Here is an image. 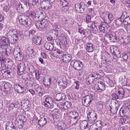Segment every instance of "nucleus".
<instances>
[{
	"label": "nucleus",
	"instance_id": "f3484780",
	"mask_svg": "<svg viewBox=\"0 0 130 130\" xmlns=\"http://www.w3.org/2000/svg\"><path fill=\"white\" fill-rule=\"evenodd\" d=\"M42 40V38L41 37L36 36L34 37L33 41L34 43L36 45H40L41 44V42Z\"/></svg>",
	"mask_w": 130,
	"mask_h": 130
},
{
	"label": "nucleus",
	"instance_id": "412c9836",
	"mask_svg": "<svg viewBox=\"0 0 130 130\" xmlns=\"http://www.w3.org/2000/svg\"><path fill=\"white\" fill-rule=\"evenodd\" d=\"M44 46L47 50L53 52L54 45L52 43L46 42L44 44Z\"/></svg>",
	"mask_w": 130,
	"mask_h": 130
},
{
	"label": "nucleus",
	"instance_id": "37998d69",
	"mask_svg": "<svg viewBox=\"0 0 130 130\" xmlns=\"http://www.w3.org/2000/svg\"><path fill=\"white\" fill-rule=\"evenodd\" d=\"M58 39L62 42L67 40V37L64 34H61L60 36H59Z\"/></svg>",
	"mask_w": 130,
	"mask_h": 130
},
{
	"label": "nucleus",
	"instance_id": "0eeeda50",
	"mask_svg": "<svg viewBox=\"0 0 130 130\" xmlns=\"http://www.w3.org/2000/svg\"><path fill=\"white\" fill-rule=\"evenodd\" d=\"M100 30L104 33L108 34L110 32L109 26L104 22L102 23L98 27Z\"/></svg>",
	"mask_w": 130,
	"mask_h": 130
},
{
	"label": "nucleus",
	"instance_id": "7ed1b4c3",
	"mask_svg": "<svg viewBox=\"0 0 130 130\" xmlns=\"http://www.w3.org/2000/svg\"><path fill=\"white\" fill-rule=\"evenodd\" d=\"M27 3L26 2H22L17 5L16 7L18 12H27L28 11V7L27 6Z\"/></svg>",
	"mask_w": 130,
	"mask_h": 130
},
{
	"label": "nucleus",
	"instance_id": "7c9ffc66",
	"mask_svg": "<svg viewBox=\"0 0 130 130\" xmlns=\"http://www.w3.org/2000/svg\"><path fill=\"white\" fill-rule=\"evenodd\" d=\"M33 50L31 47H28L26 50V53L28 56H30L33 53Z\"/></svg>",
	"mask_w": 130,
	"mask_h": 130
},
{
	"label": "nucleus",
	"instance_id": "13d9d810",
	"mask_svg": "<svg viewBox=\"0 0 130 130\" xmlns=\"http://www.w3.org/2000/svg\"><path fill=\"white\" fill-rule=\"evenodd\" d=\"M101 123L102 122L100 120H99L97 121L94 124L96 125L98 127H99L101 128L102 126Z\"/></svg>",
	"mask_w": 130,
	"mask_h": 130
},
{
	"label": "nucleus",
	"instance_id": "ea45409f",
	"mask_svg": "<svg viewBox=\"0 0 130 130\" xmlns=\"http://www.w3.org/2000/svg\"><path fill=\"white\" fill-rule=\"evenodd\" d=\"M69 0H61V2L62 6H69Z\"/></svg>",
	"mask_w": 130,
	"mask_h": 130
},
{
	"label": "nucleus",
	"instance_id": "6ab92c4d",
	"mask_svg": "<svg viewBox=\"0 0 130 130\" xmlns=\"http://www.w3.org/2000/svg\"><path fill=\"white\" fill-rule=\"evenodd\" d=\"M50 34L53 37L54 39L56 40L58 35V32L57 30L52 29L50 31Z\"/></svg>",
	"mask_w": 130,
	"mask_h": 130
},
{
	"label": "nucleus",
	"instance_id": "052dcab7",
	"mask_svg": "<svg viewBox=\"0 0 130 130\" xmlns=\"http://www.w3.org/2000/svg\"><path fill=\"white\" fill-rule=\"evenodd\" d=\"M19 125H18V127L19 128H23V126L24 124V123L23 122H22L21 121H19L18 122Z\"/></svg>",
	"mask_w": 130,
	"mask_h": 130
},
{
	"label": "nucleus",
	"instance_id": "c03bdc74",
	"mask_svg": "<svg viewBox=\"0 0 130 130\" xmlns=\"http://www.w3.org/2000/svg\"><path fill=\"white\" fill-rule=\"evenodd\" d=\"M9 32L11 34V37L13 36L16 38H17V31L15 29L11 30Z\"/></svg>",
	"mask_w": 130,
	"mask_h": 130
},
{
	"label": "nucleus",
	"instance_id": "e433bc0d",
	"mask_svg": "<svg viewBox=\"0 0 130 130\" xmlns=\"http://www.w3.org/2000/svg\"><path fill=\"white\" fill-rule=\"evenodd\" d=\"M92 100V98H86L84 100V103L85 105L86 104L87 106H89Z\"/></svg>",
	"mask_w": 130,
	"mask_h": 130
},
{
	"label": "nucleus",
	"instance_id": "6e6552de",
	"mask_svg": "<svg viewBox=\"0 0 130 130\" xmlns=\"http://www.w3.org/2000/svg\"><path fill=\"white\" fill-rule=\"evenodd\" d=\"M21 50L19 48H15L14 50L13 55L16 60L18 61H21L23 58V56L21 53Z\"/></svg>",
	"mask_w": 130,
	"mask_h": 130
},
{
	"label": "nucleus",
	"instance_id": "a878e982",
	"mask_svg": "<svg viewBox=\"0 0 130 130\" xmlns=\"http://www.w3.org/2000/svg\"><path fill=\"white\" fill-rule=\"evenodd\" d=\"M4 87L6 91H7L9 93H10V90H11L12 88V85L10 83H6L4 85Z\"/></svg>",
	"mask_w": 130,
	"mask_h": 130
},
{
	"label": "nucleus",
	"instance_id": "a19ab883",
	"mask_svg": "<svg viewBox=\"0 0 130 130\" xmlns=\"http://www.w3.org/2000/svg\"><path fill=\"white\" fill-rule=\"evenodd\" d=\"M116 99H108L107 101H108V102H109L110 104H112V103H113V104L115 103L116 104H118V102L117 101V100H118L119 98H114Z\"/></svg>",
	"mask_w": 130,
	"mask_h": 130
},
{
	"label": "nucleus",
	"instance_id": "393cba45",
	"mask_svg": "<svg viewBox=\"0 0 130 130\" xmlns=\"http://www.w3.org/2000/svg\"><path fill=\"white\" fill-rule=\"evenodd\" d=\"M70 116L71 117L80 119L78 113L75 111H73L69 112Z\"/></svg>",
	"mask_w": 130,
	"mask_h": 130
},
{
	"label": "nucleus",
	"instance_id": "bb28decb",
	"mask_svg": "<svg viewBox=\"0 0 130 130\" xmlns=\"http://www.w3.org/2000/svg\"><path fill=\"white\" fill-rule=\"evenodd\" d=\"M98 24L97 23L94 22H93L91 25V30L93 31L94 33H96L97 32V31L98 30V28L97 27Z\"/></svg>",
	"mask_w": 130,
	"mask_h": 130
},
{
	"label": "nucleus",
	"instance_id": "bf43d9fd",
	"mask_svg": "<svg viewBox=\"0 0 130 130\" xmlns=\"http://www.w3.org/2000/svg\"><path fill=\"white\" fill-rule=\"evenodd\" d=\"M60 50L58 49V48H56L55 49H54V50H53V54H55V55L58 54L59 53H60Z\"/></svg>",
	"mask_w": 130,
	"mask_h": 130
},
{
	"label": "nucleus",
	"instance_id": "f257e3e1",
	"mask_svg": "<svg viewBox=\"0 0 130 130\" xmlns=\"http://www.w3.org/2000/svg\"><path fill=\"white\" fill-rule=\"evenodd\" d=\"M1 47L4 48V52L5 53V55L8 56L10 55L13 52V50L12 48L10 47V42L9 39L6 37H2L0 40Z\"/></svg>",
	"mask_w": 130,
	"mask_h": 130
},
{
	"label": "nucleus",
	"instance_id": "2f4dec72",
	"mask_svg": "<svg viewBox=\"0 0 130 130\" xmlns=\"http://www.w3.org/2000/svg\"><path fill=\"white\" fill-rule=\"evenodd\" d=\"M20 79H23L25 80L26 79H29L28 78L29 76L27 73H23V74H22L21 75H18Z\"/></svg>",
	"mask_w": 130,
	"mask_h": 130
},
{
	"label": "nucleus",
	"instance_id": "2eb2a0df",
	"mask_svg": "<svg viewBox=\"0 0 130 130\" xmlns=\"http://www.w3.org/2000/svg\"><path fill=\"white\" fill-rule=\"evenodd\" d=\"M118 92L119 94L118 96L117 94H116L115 93H114L112 94V98H118V97L119 96L122 98L124 97V92L123 89L122 88H119Z\"/></svg>",
	"mask_w": 130,
	"mask_h": 130
},
{
	"label": "nucleus",
	"instance_id": "f704fd0d",
	"mask_svg": "<svg viewBox=\"0 0 130 130\" xmlns=\"http://www.w3.org/2000/svg\"><path fill=\"white\" fill-rule=\"evenodd\" d=\"M71 117V118H70V123L72 125L75 124L79 119L77 118Z\"/></svg>",
	"mask_w": 130,
	"mask_h": 130
},
{
	"label": "nucleus",
	"instance_id": "49530a36",
	"mask_svg": "<svg viewBox=\"0 0 130 130\" xmlns=\"http://www.w3.org/2000/svg\"><path fill=\"white\" fill-rule=\"evenodd\" d=\"M86 22L87 23H88L91 22V17L90 15L87 14L86 17Z\"/></svg>",
	"mask_w": 130,
	"mask_h": 130
},
{
	"label": "nucleus",
	"instance_id": "5fc2aeb1",
	"mask_svg": "<svg viewBox=\"0 0 130 130\" xmlns=\"http://www.w3.org/2000/svg\"><path fill=\"white\" fill-rule=\"evenodd\" d=\"M127 13L126 12H123L121 17H120V18L122 19H124H124H126V18L127 17Z\"/></svg>",
	"mask_w": 130,
	"mask_h": 130
},
{
	"label": "nucleus",
	"instance_id": "4468645a",
	"mask_svg": "<svg viewBox=\"0 0 130 130\" xmlns=\"http://www.w3.org/2000/svg\"><path fill=\"white\" fill-rule=\"evenodd\" d=\"M95 85V87H96L97 90L99 91V92H101L105 89V88L104 86L103 82L101 81L98 82Z\"/></svg>",
	"mask_w": 130,
	"mask_h": 130
},
{
	"label": "nucleus",
	"instance_id": "a18cd8bd",
	"mask_svg": "<svg viewBox=\"0 0 130 130\" xmlns=\"http://www.w3.org/2000/svg\"><path fill=\"white\" fill-rule=\"evenodd\" d=\"M40 12H37L35 13V17L34 19V20L36 21L38 20L39 18H40Z\"/></svg>",
	"mask_w": 130,
	"mask_h": 130
},
{
	"label": "nucleus",
	"instance_id": "423d86ee",
	"mask_svg": "<svg viewBox=\"0 0 130 130\" xmlns=\"http://www.w3.org/2000/svg\"><path fill=\"white\" fill-rule=\"evenodd\" d=\"M97 116L95 112L93 111H90L87 114V117L89 122L90 124L94 123L97 119Z\"/></svg>",
	"mask_w": 130,
	"mask_h": 130
},
{
	"label": "nucleus",
	"instance_id": "09e8293b",
	"mask_svg": "<svg viewBox=\"0 0 130 130\" xmlns=\"http://www.w3.org/2000/svg\"><path fill=\"white\" fill-rule=\"evenodd\" d=\"M129 55L128 52H126L124 53L122 56L123 59L126 60L128 59Z\"/></svg>",
	"mask_w": 130,
	"mask_h": 130
},
{
	"label": "nucleus",
	"instance_id": "79ce46f5",
	"mask_svg": "<svg viewBox=\"0 0 130 130\" xmlns=\"http://www.w3.org/2000/svg\"><path fill=\"white\" fill-rule=\"evenodd\" d=\"M95 78H93V77L92 76L89 75L87 79H86V81L89 84L92 83Z\"/></svg>",
	"mask_w": 130,
	"mask_h": 130
},
{
	"label": "nucleus",
	"instance_id": "8fccbe9b",
	"mask_svg": "<svg viewBox=\"0 0 130 130\" xmlns=\"http://www.w3.org/2000/svg\"><path fill=\"white\" fill-rule=\"evenodd\" d=\"M21 117H20V118L19 119V121H21L24 123L26 121V118L24 115L21 116Z\"/></svg>",
	"mask_w": 130,
	"mask_h": 130
},
{
	"label": "nucleus",
	"instance_id": "20e7f679",
	"mask_svg": "<svg viewBox=\"0 0 130 130\" xmlns=\"http://www.w3.org/2000/svg\"><path fill=\"white\" fill-rule=\"evenodd\" d=\"M71 64L73 65L72 67L75 69L80 71L82 69V62L80 60L77 59L72 60L71 62Z\"/></svg>",
	"mask_w": 130,
	"mask_h": 130
},
{
	"label": "nucleus",
	"instance_id": "39448f33",
	"mask_svg": "<svg viewBox=\"0 0 130 130\" xmlns=\"http://www.w3.org/2000/svg\"><path fill=\"white\" fill-rule=\"evenodd\" d=\"M78 3H76L75 5V8L77 12L80 13H85L87 12L86 8L87 6V5L85 4H81Z\"/></svg>",
	"mask_w": 130,
	"mask_h": 130
},
{
	"label": "nucleus",
	"instance_id": "dca6fc26",
	"mask_svg": "<svg viewBox=\"0 0 130 130\" xmlns=\"http://www.w3.org/2000/svg\"><path fill=\"white\" fill-rule=\"evenodd\" d=\"M123 107H122L120 109L119 113L121 117H126L127 119H128L129 117L126 115V113L127 109H126V107H124V108H123Z\"/></svg>",
	"mask_w": 130,
	"mask_h": 130
},
{
	"label": "nucleus",
	"instance_id": "5701e85b",
	"mask_svg": "<svg viewBox=\"0 0 130 130\" xmlns=\"http://www.w3.org/2000/svg\"><path fill=\"white\" fill-rule=\"evenodd\" d=\"M39 125L41 126H42L43 127L47 123L46 118L42 117L40 118L38 121Z\"/></svg>",
	"mask_w": 130,
	"mask_h": 130
},
{
	"label": "nucleus",
	"instance_id": "58836bf2",
	"mask_svg": "<svg viewBox=\"0 0 130 130\" xmlns=\"http://www.w3.org/2000/svg\"><path fill=\"white\" fill-rule=\"evenodd\" d=\"M108 14L107 15L108 20L109 22L111 23L114 19V17L111 13H109L108 12Z\"/></svg>",
	"mask_w": 130,
	"mask_h": 130
},
{
	"label": "nucleus",
	"instance_id": "864d4df0",
	"mask_svg": "<svg viewBox=\"0 0 130 130\" xmlns=\"http://www.w3.org/2000/svg\"><path fill=\"white\" fill-rule=\"evenodd\" d=\"M92 76H93V78L95 77V79L96 78H100L101 77V76L98 73L96 72L93 73Z\"/></svg>",
	"mask_w": 130,
	"mask_h": 130
},
{
	"label": "nucleus",
	"instance_id": "f03ea898",
	"mask_svg": "<svg viewBox=\"0 0 130 130\" xmlns=\"http://www.w3.org/2000/svg\"><path fill=\"white\" fill-rule=\"evenodd\" d=\"M19 22L22 25L26 26H30L32 23V20L25 13H22L18 17Z\"/></svg>",
	"mask_w": 130,
	"mask_h": 130
},
{
	"label": "nucleus",
	"instance_id": "ddd939ff",
	"mask_svg": "<svg viewBox=\"0 0 130 130\" xmlns=\"http://www.w3.org/2000/svg\"><path fill=\"white\" fill-rule=\"evenodd\" d=\"M44 102L45 107L48 108H52L54 107L53 101L51 98H46Z\"/></svg>",
	"mask_w": 130,
	"mask_h": 130
},
{
	"label": "nucleus",
	"instance_id": "69168bd1",
	"mask_svg": "<svg viewBox=\"0 0 130 130\" xmlns=\"http://www.w3.org/2000/svg\"><path fill=\"white\" fill-rule=\"evenodd\" d=\"M64 55L63 54V52H62L61 51L60 53H59L57 55V56L60 59H61L62 57L63 58V56Z\"/></svg>",
	"mask_w": 130,
	"mask_h": 130
},
{
	"label": "nucleus",
	"instance_id": "6e6d98bb",
	"mask_svg": "<svg viewBox=\"0 0 130 130\" xmlns=\"http://www.w3.org/2000/svg\"><path fill=\"white\" fill-rule=\"evenodd\" d=\"M109 103L108 101H107L106 102V107L107 110L108 111H111V110L112 109V108H111L110 105L108 104V103Z\"/></svg>",
	"mask_w": 130,
	"mask_h": 130
},
{
	"label": "nucleus",
	"instance_id": "4c0bfd02",
	"mask_svg": "<svg viewBox=\"0 0 130 130\" xmlns=\"http://www.w3.org/2000/svg\"><path fill=\"white\" fill-rule=\"evenodd\" d=\"M113 54L115 56H116L118 58L121 57L119 49H118L116 50H114L113 51Z\"/></svg>",
	"mask_w": 130,
	"mask_h": 130
},
{
	"label": "nucleus",
	"instance_id": "a211bd4d",
	"mask_svg": "<svg viewBox=\"0 0 130 130\" xmlns=\"http://www.w3.org/2000/svg\"><path fill=\"white\" fill-rule=\"evenodd\" d=\"M11 71V69L5 71L2 73L3 76L6 78H10L13 74V73Z\"/></svg>",
	"mask_w": 130,
	"mask_h": 130
},
{
	"label": "nucleus",
	"instance_id": "c9c22d12",
	"mask_svg": "<svg viewBox=\"0 0 130 130\" xmlns=\"http://www.w3.org/2000/svg\"><path fill=\"white\" fill-rule=\"evenodd\" d=\"M96 107L100 111H102V109L103 108V106L101 102L99 101L96 103Z\"/></svg>",
	"mask_w": 130,
	"mask_h": 130
},
{
	"label": "nucleus",
	"instance_id": "473e14b6",
	"mask_svg": "<svg viewBox=\"0 0 130 130\" xmlns=\"http://www.w3.org/2000/svg\"><path fill=\"white\" fill-rule=\"evenodd\" d=\"M66 80V78H63L61 81L58 82V84L60 86L66 87L67 86V83Z\"/></svg>",
	"mask_w": 130,
	"mask_h": 130
},
{
	"label": "nucleus",
	"instance_id": "9d476101",
	"mask_svg": "<svg viewBox=\"0 0 130 130\" xmlns=\"http://www.w3.org/2000/svg\"><path fill=\"white\" fill-rule=\"evenodd\" d=\"M14 89L15 91L18 93H24L26 90V87H22L18 84H15Z\"/></svg>",
	"mask_w": 130,
	"mask_h": 130
},
{
	"label": "nucleus",
	"instance_id": "4be33fe9",
	"mask_svg": "<svg viewBox=\"0 0 130 130\" xmlns=\"http://www.w3.org/2000/svg\"><path fill=\"white\" fill-rule=\"evenodd\" d=\"M80 126L82 129H85V130H88L89 129V127L88 122L86 121H84L80 124Z\"/></svg>",
	"mask_w": 130,
	"mask_h": 130
},
{
	"label": "nucleus",
	"instance_id": "72a5a7b5",
	"mask_svg": "<svg viewBox=\"0 0 130 130\" xmlns=\"http://www.w3.org/2000/svg\"><path fill=\"white\" fill-rule=\"evenodd\" d=\"M123 23H125L124 20V19H121L120 17L119 18L116 19L115 22L116 24L118 25H121Z\"/></svg>",
	"mask_w": 130,
	"mask_h": 130
},
{
	"label": "nucleus",
	"instance_id": "603ef678",
	"mask_svg": "<svg viewBox=\"0 0 130 130\" xmlns=\"http://www.w3.org/2000/svg\"><path fill=\"white\" fill-rule=\"evenodd\" d=\"M104 40L106 42H108L109 41L111 42L110 34L105 36L104 38Z\"/></svg>",
	"mask_w": 130,
	"mask_h": 130
},
{
	"label": "nucleus",
	"instance_id": "cd10ccee",
	"mask_svg": "<svg viewBox=\"0 0 130 130\" xmlns=\"http://www.w3.org/2000/svg\"><path fill=\"white\" fill-rule=\"evenodd\" d=\"M86 50L87 52H91L93 51V45L92 44L88 43L87 44Z\"/></svg>",
	"mask_w": 130,
	"mask_h": 130
},
{
	"label": "nucleus",
	"instance_id": "9b49d317",
	"mask_svg": "<svg viewBox=\"0 0 130 130\" xmlns=\"http://www.w3.org/2000/svg\"><path fill=\"white\" fill-rule=\"evenodd\" d=\"M41 8L44 9H48L50 8L52 5L50 2L48 1H43L40 3Z\"/></svg>",
	"mask_w": 130,
	"mask_h": 130
},
{
	"label": "nucleus",
	"instance_id": "1a4fd4ad",
	"mask_svg": "<svg viewBox=\"0 0 130 130\" xmlns=\"http://www.w3.org/2000/svg\"><path fill=\"white\" fill-rule=\"evenodd\" d=\"M26 67L24 62L20 63L18 65L17 68V74L18 75H21L23 74L25 70Z\"/></svg>",
	"mask_w": 130,
	"mask_h": 130
},
{
	"label": "nucleus",
	"instance_id": "3c124183",
	"mask_svg": "<svg viewBox=\"0 0 130 130\" xmlns=\"http://www.w3.org/2000/svg\"><path fill=\"white\" fill-rule=\"evenodd\" d=\"M47 39L48 41H51L52 42H53L54 40H56L55 39H54L53 37L52 36V35L50 34L48 36H46Z\"/></svg>",
	"mask_w": 130,
	"mask_h": 130
},
{
	"label": "nucleus",
	"instance_id": "c85d7f7f",
	"mask_svg": "<svg viewBox=\"0 0 130 130\" xmlns=\"http://www.w3.org/2000/svg\"><path fill=\"white\" fill-rule=\"evenodd\" d=\"M51 79L50 78H44L43 81V83L45 86H48L51 84Z\"/></svg>",
	"mask_w": 130,
	"mask_h": 130
},
{
	"label": "nucleus",
	"instance_id": "338daca9",
	"mask_svg": "<svg viewBox=\"0 0 130 130\" xmlns=\"http://www.w3.org/2000/svg\"><path fill=\"white\" fill-rule=\"evenodd\" d=\"M15 13L14 12L10 11L9 13V16L11 18H13L15 16Z\"/></svg>",
	"mask_w": 130,
	"mask_h": 130
},
{
	"label": "nucleus",
	"instance_id": "aec40b11",
	"mask_svg": "<svg viewBox=\"0 0 130 130\" xmlns=\"http://www.w3.org/2000/svg\"><path fill=\"white\" fill-rule=\"evenodd\" d=\"M25 84L27 87L31 88L32 87L34 84L33 81L31 79L29 78V79H26L25 81Z\"/></svg>",
	"mask_w": 130,
	"mask_h": 130
},
{
	"label": "nucleus",
	"instance_id": "680f3d73",
	"mask_svg": "<svg viewBox=\"0 0 130 130\" xmlns=\"http://www.w3.org/2000/svg\"><path fill=\"white\" fill-rule=\"evenodd\" d=\"M121 82L122 83V84L123 85H126L127 84V80L126 78H123L121 80Z\"/></svg>",
	"mask_w": 130,
	"mask_h": 130
},
{
	"label": "nucleus",
	"instance_id": "4d7b16f0",
	"mask_svg": "<svg viewBox=\"0 0 130 130\" xmlns=\"http://www.w3.org/2000/svg\"><path fill=\"white\" fill-rule=\"evenodd\" d=\"M63 105H66L67 107L69 108H70L72 105L71 103L69 101H66L63 103Z\"/></svg>",
	"mask_w": 130,
	"mask_h": 130
},
{
	"label": "nucleus",
	"instance_id": "de8ad7c7",
	"mask_svg": "<svg viewBox=\"0 0 130 130\" xmlns=\"http://www.w3.org/2000/svg\"><path fill=\"white\" fill-rule=\"evenodd\" d=\"M42 24L45 25V27H47L49 25V22L48 20L46 19H44L41 20Z\"/></svg>",
	"mask_w": 130,
	"mask_h": 130
},
{
	"label": "nucleus",
	"instance_id": "c756f323",
	"mask_svg": "<svg viewBox=\"0 0 130 130\" xmlns=\"http://www.w3.org/2000/svg\"><path fill=\"white\" fill-rule=\"evenodd\" d=\"M35 22V25L36 26V28L39 29V30H40V29L41 28H42V22L41 21H36Z\"/></svg>",
	"mask_w": 130,
	"mask_h": 130
},
{
	"label": "nucleus",
	"instance_id": "0e129e2a",
	"mask_svg": "<svg viewBox=\"0 0 130 130\" xmlns=\"http://www.w3.org/2000/svg\"><path fill=\"white\" fill-rule=\"evenodd\" d=\"M30 32L27 31H25L24 35L26 36L27 38H29L30 37Z\"/></svg>",
	"mask_w": 130,
	"mask_h": 130
},
{
	"label": "nucleus",
	"instance_id": "e2e57ef3",
	"mask_svg": "<svg viewBox=\"0 0 130 130\" xmlns=\"http://www.w3.org/2000/svg\"><path fill=\"white\" fill-rule=\"evenodd\" d=\"M124 22H127V25H128L130 23V16H128L126 19H124Z\"/></svg>",
	"mask_w": 130,
	"mask_h": 130
},
{
	"label": "nucleus",
	"instance_id": "b1692460",
	"mask_svg": "<svg viewBox=\"0 0 130 130\" xmlns=\"http://www.w3.org/2000/svg\"><path fill=\"white\" fill-rule=\"evenodd\" d=\"M71 58V55L69 54H67L63 56L62 60L63 62H67L70 61Z\"/></svg>",
	"mask_w": 130,
	"mask_h": 130
},
{
	"label": "nucleus",
	"instance_id": "f8f14e48",
	"mask_svg": "<svg viewBox=\"0 0 130 130\" xmlns=\"http://www.w3.org/2000/svg\"><path fill=\"white\" fill-rule=\"evenodd\" d=\"M123 31V30L122 29L118 30L116 31L115 33L113 32L110 34L111 42H116L118 39V38L116 36V34H119L120 32Z\"/></svg>",
	"mask_w": 130,
	"mask_h": 130
},
{
	"label": "nucleus",
	"instance_id": "774afa93",
	"mask_svg": "<svg viewBox=\"0 0 130 130\" xmlns=\"http://www.w3.org/2000/svg\"><path fill=\"white\" fill-rule=\"evenodd\" d=\"M28 68L30 72H34V67L32 65H30V67Z\"/></svg>",
	"mask_w": 130,
	"mask_h": 130
}]
</instances>
